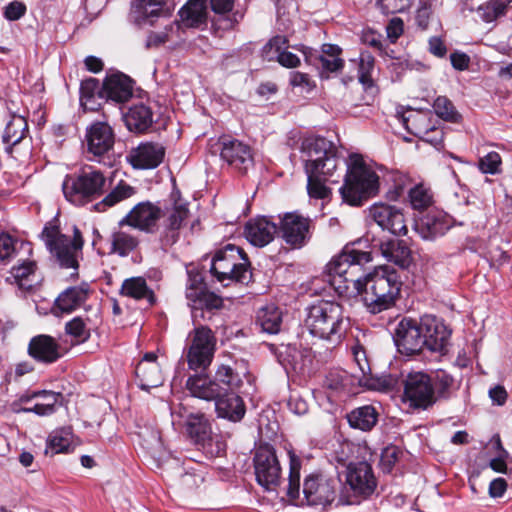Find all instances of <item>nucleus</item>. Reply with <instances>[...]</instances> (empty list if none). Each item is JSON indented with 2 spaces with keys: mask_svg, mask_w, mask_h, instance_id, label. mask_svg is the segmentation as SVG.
I'll return each mask as SVG.
<instances>
[{
  "mask_svg": "<svg viewBox=\"0 0 512 512\" xmlns=\"http://www.w3.org/2000/svg\"><path fill=\"white\" fill-rule=\"evenodd\" d=\"M369 215L382 230L395 236H405L408 233L403 210L396 205L375 203L369 208Z\"/></svg>",
  "mask_w": 512,
  "mask_h": 512,
  "instance_id": "2eb2a0df",
  "label": "nucleus"
},
{
  "mask_svg": "<svg viewBox=\"0 0 512 512\" xmlns=\"http://www.w3.org/2000/svg\"><path fill=\"white\" fill-rule=\"evenodd\" d=\"M433 109L440 118L447 121L456 122L460 117L453 103L445 96L435 99Z\"/></svg>",
  "mask_w": 512,
  "mask_h": 512,
  "instance_id": "13d9d810",
  "label": "nucleus"
},
{
  "mask_svg": "<svg viewBox=\"0 0 512 512\" xmlns=\"http://www.w3.org/2000/svg\"><path fill=\"white\" fill-rule=\"evenodd\" d=\"M42 237L50 252L63 268L77 269V254L82 250L84 241L80 230L74 226L73 238L62 234L57 226H45Z\"/></svg>",
  "mask_w": 512,
  "mask_h": 512,
  "instance_id": "0eeeda50",
  "label": "nucleus"
},
{
  "mask_svg": "<svg viewBox=\"0 0 512 512\" xmlns=\"http://www.w3.org/2000/svg\"><path fill=\"white\" fill-rule=\"evenodd\" d=\"M67 350L54 337L40 334L30 339L28 354L35 361L50 365L56 363L66 354Z\"/></svg>",
  "mask_w": 512,
  "mask_h": 512,
  "instance_id": "6ab92c4d",
  "label": "nucleus"
},
{
  "mask_svg": "<svg viewBox=\"0 0 512 512\" xmlns=\"http://www.w3.org/2000/svg\"><path fill=\"white\" fill-rule=\"evenodd\" d=\"M290 460L287 496L292 500L300 499L301 459L292 451H288Z\"/></svg>",
  "mask_w": 512,
  "mask_h": 512,
  "instance_id": "8fccbe9b",
  "label": "nucleus"
},
{
  "mask_svg": "<svg viewBox=\"0 0 512 512\" xmlns=\"http://www.w3.org/2000/svg\"><path fill=\"white\" fill-rule=\"evenodd\" d=\"M105 102L125 103L133 95V82L123 73L107 76L103 82Z\"/></svg>",
  "mask_w": 512,
  "mask_h": 512,
  "instance_id": "c85d7f7f",
  "label": "nucleus"
},
{
  "mask_svg": "<svg viewBox=\"0 0 512 512\" xmlns=\"http://www.w3.org/2000/svg\"><path fill=\"white\" fill-rule=\"evenodd\" d=\"M312 221L308 217L291 212L280 218L278 234L286 244L301 248L311 237Z\"/></svg>",
  "mask_w": 512,
  "mask_h": 512,
  "instance_id": "4468645a",
  "label": "nucleus"
},
{
  "mask_svg": "<svg viewBox=\"0 0 512 512\" xmlns=\"http://www.w3.org/2000/svg\"><path fill=\"white\" fill-rule=\"evenodd\" d=\"M214 381H216L219 385L223 384L225 389L234 391L235 389L239 388L243 381L240 375L235 372V370L230 366L226 364H221L218 366Z\"/></svg>",
  "mask_w": 512,
  "mask_h": 512,
  "instance_id": "3c124183",
  "label": "nucleus"
},
{
  "mask_svg": "<svg viewBox=\"0 0 512 512\" xmlns=\"http://www.w3.org/2000/svg\"><path fill=\"white\" fill-rule=\"evenodd\" d=\"M413 0H378L379 7L384 14L401 13L411 6Z\"/></svg>",
  "mask_w": 512,
  "mask_h": 512,
  "instance_id": "0e129e2a",
  "label": "nucleus"
},
{
  "mask_svg": "<svg viewBox=\"0 0 512 512\" xmlns=\"http://www.w3.org/2000/svg\"><path fill=\"white\" fill-rule=\"evenodd\" d=\"M85 143L89 154L95 158L103 157L114 147V131L107 122H94L86 129Z\"/></svg>",
  "mask_w": 512,
  "mask_h": 512,
  "instance_id": "f3484780",
  "label": "nucleus"
},
{
  "mask_svg": "<svg viewBox=\"0 0 512 512\" xmlns=\"http://www.w3.org/2000/svg\"><path fill=\"white\" fill-rule=\"evenodd\" d=\"M257 323L262 331L276 334L280 331L282 325V312L276 305L268 304L258 310Z\"/></svg>",
  "mask_w": 512,
  "mask_h": 512,
  "instance_id": "79ce46f5",
  "label": "nucleus"
},
{
  "mask_svg": "<svg viewBox=\"0 0 512 512\" xmlns=\"http://www.w3.org/2000/svg\"><path fill=\"white\" fill-rule=\"evenodd\" d=\"M189 438L209 457L220 456L225 451V443L212 433L211 424L202 413L189 414L185 423Z\"/></svg>",
  "mask_w": 512,
  "mask_h": 512,
  "instance_id": "9d476101",
  "label": "nucleus"
},
{
  "mask_svg": "<svg viewBox=\"0 0 512 512\" xmlns=\"http://www.w3.org/2000/svg\"><path fill=\"white\" fill-rule=\"evenodd\" d=\"M123 120L130 131L143 133L152 126L154 114L148 104L138 101L133 103L127 112L123 113Z\"/></svg>",
  "mask_w": 512,
  "mask_h": 512,
  "instance_id": "c756f323",
  "label": "nucleus"
},
{
  "mask_svg": "<svg viewBox=\"0 0 512 512\" xmlns=\"http://www.w3.org/2000/svg\"><path fill=\"white\" fill-rule=\"evenodd\" d=\"M403 401L414 409L433 406L436 396L431 377L423 372L410 373L405 380Z\"/></svg>",
  "mask_w": 512,
  "mask_h": 512,
  "instance_id": "9b49d317",
  "label": "nucleus"
},
{
  "mask_svg": "<svg viewBox=\"0 0 512 512\" xmlns=\"http://www.w3.org/2000/svg\"><path fill=\"white\" fill-rule=\"evenodd\" d=\"M250 262L244 250L227 244L217 250L211 260L210 273L217 282L228 286L232 282L248 283L251 279Z\"/></svg>",
  "mask_w": 512,
  "mask_h": 512,
  "instance_id": "39448f33",
  "label": "nucleus"
},
{
  "mask_svg": "<svg viewBox=\"0 0 512 512\" xmlns=\"http://www.w3.org/2000/svg\"><path fill=\"white\" fill-rule=\"evenodd\" d=\"M181 21L187 27H199L207 20V0H189L179 11Z\"/></svg>",
  "mask_w": 512,
  "mask_h": 512,
  "instance_id": "58836bf2",
  "label": "nucleus"
},
{
  "mask_svg": "<svg viewBox=\"0 0 512 512\" xmlns=\"http://www.w3.org/2000/svg\"><path fill=\"white\" fill-rule=\"evenodd\" d=\"M163 5V0H136V7L145 18L158 16Z\"/></svg>",
  "mask_w": 512,
  "mask_h": 512,
  "instance_id": "052dcab7",
  "label": "nucleus"
},
{
  "mask_svg": "<svg viewBox=\"0 0 512 512\" xmlns=\"http://www.w3.org/2000/svg\"><path fill=\"white\" fill-rule=\"evenodd\" d=\"M502 159L499 153L491 151L481 157L478 161V168L483 174L495 175L501 171Z\"/></svg>",
  "mask_w": 512,
  "mask_h": 512,
  "instance_id": "bf43d9fd",
  "label": "nucleus"
},
{
  "mask_svg": "<svg viewBox=\"0 0 512 512\" xmlns=\"http://www.w3.org/2000/svg\"><path fill=\"white\" fill-rule=\"evenodd\" d=\"M341 486L338 477L311 473L304 479L302 492L307 505L325 508L336 499Z\"/></svg>",
  "mask_w": 512,
  "mask_h": 512,
  "instance_id": "1a4fd4ad",
  "label": "nucleus"
},
{
  "mask_svg": "<svg viewBox=\"0 0 512 512\" xmlns=\"http://www.w3.org/2000/svg\"><path fill=\"white\" fill-rule=\"evenodd\" d=\"M351 351L354 362L359 370V374H354V377L358 379V384L360 386L375 389L376 386L372 383L373 379L370 377L371 367L367 358L366 350L363 346L356 344L351 348Z\"/></svg>",
  "mask_w": 512,
  "mask_h": 512,
  "instance_id": "c03bdc74",
  "label": "nucleus"
},
{
  "mask_svg": "<svg viewBox=\"0 0 512 512\" xmlns=\"http://www.w3.org/2000/svg\"><path fill=\"white\" fill-rule=\"evenodd\" d=\"M246 239L255 247H264L278 234V226L268 217L259 216L250 219L244 229Z\"/></svg>",
  "mask_w": 512,
  "mask_h": 512,
  "instance_id": "a878e982",
  "label": "nucleus"
},
{
  "mask_svg": "<svg viewBox=\"0 0 512 512\" xmlns=\"http://www.w3.org/2000/svg\"><path fill=\"white\" fill-rule=\"evenodd\" d=\"M406 130L414 136L437 146L442 141V132L430 126L426 113L418 110H408L401 115Z\"/></svg>",
  "mask_w": 512,
  "mask_h": 512,
  "instance_id": "aec40b11",
  "label": "nucleus"
},
{
  "mask_svg": "<svg viewBox=\"0 0 512 512\" xmlns=\"http://www.w3.org/2000/svg\"><path fill=\"white\" fill-rule=\"evenodd\" d=\"M358 80L365 90L375 87L372 72L374 70V58L370 55L362 56L358 65Z\"/></svg>",
  "mask_w": 512,
  "mask_h": 512,
  "instance_id": "5fc2aeb1",
  "label": "nucleus"
},
{
  "mask_svg": "<svg viewBox=\"0 0 512 512\" xmlns=\"http://www.w3.org/2000/svg\"><path fill=\"white\" fill-rule=\"evenodd\" d=\"M216 350L213 331L203 325L196 326L187 338L186 360L192 370H205L212 362Z\"/></svg>",
  "mask_w": 512,
  "mask_h": 512,
  "instance_id": "6e6552de",
  "label": "nucleus"
},
{
  "mask_svg": "<svg viewBox=\"0 0 512 512\" xmlns=\"http://www.w3.org/2000/svg\"><path fill=\"white\" fill-rule=\"evenodd\" d=\"M292 48L302 52L306 62L315 65L320 70L321 77L328 78L330 73L340 72L344 67V60L342 58L314 56L312 50L304 45H296Z\"/></svg>",
  "mask_w": 512,
  "mask_h": 512,
  "instance_id": "e433bc0d",
  "label": "nucleus"
},
{
  "mask_svg": "<svg viewBox=\"0 0 512 512\" xmlns=\"http://www.w3.org/2000/svg\"><path fill=\"white\" fill-rule=\"evenodd\" d=\"M372 260L371 252L346 245L342 252L326 265L324 281L339 296L360 295L367 311L378 314L395 305L402 282L398 272L386 265L375 267L363 278L356 277L357 266Z\"/></svg>",
  "mask_w": 512,
  "mask_h": 512,
  "instance_id": "f257e3e1",
  "label": "nucleus"
},
{
  "mask_svg": "<svg viewBox=\"0 0 512 512\" xmlns=\"http://www.w3.org/2000/svg\"><path fill=\"white\" fill-rule=\"evenodd\" d=\"M136 194V188L124 180H120L115 187L98 203L95 208L99 212H104L122 201H125Z\"/></svg>",
  "mask_w": 512,
  "mask_h": 512,
  "instance_id": "ea45409f",
  "label": "nucleus"
},
{
  "mask_svg": "<svg viewBox=\"0 0 512 512\" xmlns=\"http://www.w3.org/2000/svg\"><path fill=\"white\" fill-rule=\"evenodd\" d=\"M300 151L307 175V191L311 198L328 199L332 191L329 184L338 183L342 177V161L337 147L324 137H307Z\"/></svg>",
  "mask_w": 512,
  "mask_h": 512,
  "instance_id": "f03ea898",
  "label": "nucleus"
},
{
  "mask_svg": "<svg viewBox=\"0 0 512 512\" xmlns=\"http://www.w3.org/2000/svg\"><path fill=\"white\" fill-rule=\"evenodd\" d=\"M349 377L345 371L330 372L326 378L324 385L331 390L340 391L346 388Z\"/></svg>",
  "mask_w": 512,
  "mask_h": 512,
  "instance_id": "680f3d73",
  "label": "nucleus"
},
{
  "mask_svg": "<svg viewBox=\"0 0 512 512\" xmlns=\"http://www.w3.org/2000/svg\"><path fill=\"white\" fill-rule=\"evenodd\" d=\"M180 238V229L175 225H171L165 220L163 229L160 234L162 247H170L174 245Z\"/></svg>",
  "mask_w": 512,
  "mask_h": 512,
  "instance_id": "69168bd1",
  "label": "nucleus"
},
{
  "mask_svg": "<svg viewBox=\"0 0 512 512\" xmlns=\"http://www.w3.org/2000/svg\"><path fill=\"white\" fill-rule=\"evenodd\" d=\"M421 319L425 348L431 352L445 355L448 352L451 331L436 316L424 315Z\"/></svg>",
  "mask_w": 512,
  "mask_h": 512,
  "instance_id": "dca6fc26",
  "label": "nucleus"
},
{
  "mask_svg": "<svg viewBox=\"0 0 512 512\" xmlns=\"http://www.w3.org/2000/svg\"><path fill=\"white\" fill-rule=\"evenodd\" d=\"M88 294V285L68 287L56 298L54 310L61 313H71L87 300Z\"/></svg>",
  "mask_w": 512,
  "mask_h": 512,
  "instance_id": "473e14b6",
  "label": "nucleus"
},
{
  "mask_svg": "<svg viewBox=\"0 0 512 512\" xmlns=\"http://www.w3.org/2000/svg\"><path fill=\"white\" fill-rule=\"evenodd\" d=\"M119 294L136 301H145L149 306L156 303L154 290L148 286L146 279L141 276L130 277L122 282Z\"/></svg>",
  "mask_w": 512,
  "mask_h": 512,
  "instance_id": "2f4dec72",
  "label": "nucleus"
},
{
  "mask_svg": "<svg viewBox=\"0 0 512 512\" xmlns=\"http://www.w3.org/2000/svg\"><path fill=\"white\" fill-rule=\"evenodd\" d=\"M160 217V207L149 201L140 202L119 221V226L127 225L146 233H153Z\"/></svg>",
  "mask_w": 512,
  "mask_h": 512,
  "instance_id": "a211bd4d",
  "label": "nucleus"
},
{
  "mask_svg": "<svg viewBox=\"0 0 512 512\" xmlns=\"http://www.w3.org/2000/svg\"><path fill=\"white\" fill-rule=\"evenodd\" d=\"M28 133V124L24 117L14 115L7 123L4 133L3 142L14 146L18 144Z\"/></svg>",
  "mask_w": 512,
  "mask_h": 512,
  "instance_id": "49530a36",
  "label": "nucleus"
},
{
  "mask_svg": "<svg viewBox=\"0 0 512 512\" xmlns=\"http://www.w3.org/2000/svg\"><path fill=\"white\" fill-rule=\"evenodd\" d=\"M346 481L350 488L358 494H371L376 487L372 467L365 461L348 465Z\"/></svg>",
  "mask_w": 512,
  "mask_h": 512,
  "instance_id": "bb28decb",
  "label": "nucleus"
},
{
  "mask_svg": "<svg viewBox=\"0 0 512 512\" xmlns=\"http://www.w3.org/2000/svg\"><path fill=\"white\" fill-rule=\"evenodd\" d=\"M210 7L215 13L212 24L216 30H231L243 18L242 13L233 11L234 0H210Z\"/></svg>",
  "mask_w": 512,
  "mask_h": 512,
  "instance_id": "7c9ffc66",
  "label": "nucleus"
},
{
  "mask_svg": "<svg viewBox=\"0 0 512 512\" xmlns=\"http://www.w3.org/2000/svg\"><path fill=\"white\" fill-rule=\"evenodd\" d=\"M215 411L220 418L239 422L246 413L243 399L234 391L225 389L215 398Z\"/></svg>",
  "mask_w": 512,
  "mask_h": 512,
  "instance_id": "cd10ccee",
  "label": "nucleus"
},
{
  "mask_svg": "<svg viewBox=\"0 0 512 512\" xmlns=\"http://www.w3.org/2000/svg\"><path fill=\"white\" fill-rule=\"evenodd\" d=\"M380 252L388 261L401 268H407L412 262L411 250L403 240L389 239L380 244Z\"/></svg>",
  "mask_w": 512,
  "mask_h": 512,
  "instance_id": "f704fd0d",
  "label": "nucleus"
},
{
  "mask_svg": "<svg viewBox=\"0 0 512 512\" xmlns=\"http://www.w3.org/2000/svg\"><path fill=\"white\" fill-rule=\"evenodd\" d=\"M512 0H489L477 9L478 17L485 23H492L506 16Z\"/></svg>",
  "mask_w": 512,
  "mask_h": 512,
  "instance_id": "a18cd8bd",
  "label": "nucleus"
},
{
  "mask_svg": "<svg viewBox=\"0 0 512 512\" xmlns=\"http://www.w3.org/2000/svg\"><path fill=\"white\" fill-rule=\"evenodd\" d=\"M188 275L186 285V298L191 301L192 299H198L199 295L203 290H206V284L204 282V276L199 267L195 264H189L186 266Z\"/></svg>",
  "mask_w": 512,
  "mask_h": 512,
  "instance_id": "09e8293b",
  "label": "nucleus"
},
{
  "mask_svg": "<svg viewBox=\"0 0 512 512\" xmlns=\"http://www.w3.org/2000/svg\"><path fill=\"white\" fill-rule=\"evenodd\" d=\"M422 319L403 318L396 326L394 342L401 354L415 355L425 347Z\"/></svg>",
  "mask_w": 512,
  "mask_h": 512,
  "instance_id": "ddd939ff",
  "label": "nucleus"
},
{
  "mask_svg": "<svg viewBox=\"0 0 512 512\" xmlns=\"http://www.w3.org/2000/svg\"><path fill=\"white\" fill-rule=\"evenodd\" d=\"M305 327L309 333L332 345H339L349 328L343 307L333 301H319L307 309Z\"/></svg>",
  "mask_w": 512,
  "mask_h": 512,
  "instance_id": "7ed1b4c3",
  "label": "nucleus"
},
{
  "mask_svg": "<svg viewBox=\"0 0 512 512\" xmlns=\"http://www.w3.org/2000/svg\"><path fill=\"white\" fill-rule=\"evenodd\" d=\"M347 420L352 428L370 431L378 421V412L373 406L364 405L348 413Z\"/></svg>",
  "mask_w": 512,
  "mask_h": 512,
  "instance_id": "a19ab883",
  "label": "nucleus"
},
{
  "mask_svg": "<svg viewBox=\"0 0 512 512\" xmlns=\"http://www.w3.org/2000/svg\"><path fill=\"white\" fill-rule=\"evenodd\" d=\"M400 454L401 451L396 446L385 448L381 454L380 460L382 470L385 472H390L398 461Z\"/></svg>",
  "mask_w": 512,
  "mask_h": 512,
  "instance_id": "338daca9",
  "label": "nucleus"
},
{
  "mask_svg": "<svg viewBox=\"0 0 512 512\" xmlns=\"http://www.w3.org/2000/svg\"><path fill=\"white\" fill-rule=\"evenodd\" d=\"M344 184L340 194L344 202L360 206L364 200L377 195L379 191V176L359 154H351L346 164Z\"/></svg>",
  "mask_w": 512,
  "mask_h": 512,
  "instance_id": "20e7f679",
  "label": "nucleus"
},
{
  "mask_svg": "<svg viewBox=\"0 0 512 512\" xmlns=\"http://www.w3.org/2000/svg\"><path fill=\"white\" fill-rule=\"evenodd\" d=\"M437 399H449L455 390V379L447 371L438 369L431 377Z\"/></svg>",
  "mask_w": 512,
  "mask_h": 512,
  "instance_id": "de8ad7c7",
  "label": "nucleus"
},
{
  "mask_svg": "<svg viewBox=\"0 0 512 512\" xmlns=\"http://www.w3.org/2000/svg\"><path fill=\"white\" fill-rule=\"evenodd\" d=\"M165 156V147L157 142H142L131 149L127 156L128 162L136 169H154Z\"/></svg>",
  "mask_w": 512,
  "mask_h": 512,
  "instance_id": "5701e85b",
  "label": "nucleus"
},
{
  "mask_svg": "<svg viewBox=\"0 0 512 512\" xmlns=\"http://www.w3.org/2000/svg\"><path fill=\"white\" fill-rule=\"evenodd\" d=\"M189 210L185 204L175 205L172 211L169 213L166 221L172 226L175 225L181 229L183 222L188 218Z\"/></svg>",
  "mask_w": 512,
  "mask_h": 512,
  "instance_id": "774afa93",
  "label": "nucleus"
},
{
  "mask_svg": "<svg viewBox=\"0 0 512 512\" xmlns=\"http://www.w3.org/2000/svg\"><path fill=\"white\" fill-rule=\"evenodd\" d=\"M71 446V433L67 429L53 431L48 437V447L54 453L67 452Z\"/></svg>",
  "mask_w": 512,
  "mask_h": 512,
  "instance_id": "4d7b16f0",
  "label": "nucleus"
},
{
  "mask_svg": "<svg viewBox=\"0 0 512 512\" xmlns=\"http://www.w3.org/2000/svg\"><path fill=\"white\" fill-rule=\"evenodd\" d=\"M110 243V254L126 257L138 247L139 240L128 232L117 230L111 233Z\"/></svg>",
  "mask_w": 512,
  "mask_h": 512,
  "instance_id": "37998d69",
  "label": "nucleus"
},
{
  "mask_svg": "<svg viewBox=\"0 0 512 512\" xmlns=\"http://www.w3.org/2000/svg\"><path fill=\"white\" fill-rule=\"evenodd\" d=\"M220 157L233 169L245 173L253 165L251 147L237 139L222 141Z\"/></svg>",
  "mask_w": 512,
  "mask_h": 512,
  "instance_id": "4be33fe9",
  "label": "nucleus"
},
{
  "mask_svg": "<svg viewBox=\"0 0 512 512\" xmlns=\"http://www.w3.org/2000/svg\"><path fill=\"white\" fill-rule=\"evenodd\" d=\"M106 189V177L93 167L83 168L77 175H66L62 190L67 201L82 206L100 198Z\"/></svg>",
  "mask_w": 512,
  "mask_h": 512,
  "instance_id": "423d86ee",
  "label": "nucleus"
},
{
  "mask_svg": "<svg viewBox=\"0 0 512 512\" xmlns=\"http://www.w3.org/2000/svg\"><path fill=\"white\" fill-rule=\"evenodd\" d=\"M157 359L158 355L155 352H148L143 355L136 366L135 374L142 390L149 391L163 383L161 366Z\"/></svg>",
  "mask_w": 512,
  "mask_h": 512,
  "instance_id": "393cba45",
  "label": "nucleus"
},
{
  "mask_svg": "<svg viewBox=\"0 0 512 512\" xmlns=\"http://www.w3.org/2000/svg\"><path fill=\"white\" fill-rule=\"evenodd\" d=\"M65 332L75 339L76 343H83L90 337V329L81 317H74L65 325Z\"/></svg>",
  "mask_w": 512,
  "mask_h": 512,
  "instance_id": "864d4df0",
  "label": "nucleus"
},
{
  "mask_svg": "<svg viewBox=\"0 0 512 512\" xmlns=\"http://www.w3.org/2000/svg\"><path fill=\"white\" fill-rule=\"evenodd\" d=\"M186 388L193 397L212 401L221 393L223 387L205 375H194L188 378Z\"/></svg>",
  "mask_w": 512,
  "mask_h": 512,
  "instance_id": "c9c22d12",
  "label": "nucleus"
},
{
  "mask_svg": "<svg viewBox=\"0 0 512 512\" xmlns=\"http://www.w3.org/2000/svg\"><path fill=\"white\" fill-rule=\"evenodd\" d=\"M289 40L286 36L272 37L262 48V57L267 61H277L285 68H296L300 65V58L288 51Z\"/></svg>",
  "mask_w": 512,
  "mask_h": 512,
  "instance_id": "b1692460",
  "label": "nucleus"
},
{
  "mask_svg": "<svg viewBox=\"0 0 512 512\" xmlns=\"http://www.w3.org/2000/svg\"><path fill=\"white\" fill-rule=\"evenodd\" d=\"M190 302L195 311L220 309L223 306V299L207 289L201 292L198 299H192Z\"/></svg>",
  "mask_w": 512,
  "mask_h": 512,
  "instance_id": "603ef678",
  "label": "nucleus"
},
{
  "mask_svg": "<svg viewBox=\"0 0 512 512\" xmlns=\"http://www.w3.org/2000/svg\"><path fill=\"white\" fill-rule=\"evenodd\" d=\"M452 218L442 211H429L415 221L414 229L424 240L444 236L452 227Z\"/></svg>",
  "mask_w": 512,
  "mask_h": 512,
  "instance_id": "412c9836",
  "label": "nucleus"
},
{
  "mask_svg": "<svg viewBox=\"0 0 512 512\" xmlns=\"http://www.w3.org/2000/svg\"><path fill=\"white\" fill-rule=\"evenodd\" d=\"M253 461L258 484L268 491L275 490L281 479V467L275 449L268 444L260 445Z\"/></svg>",
  "mask_w": 512,
  "mask_h": 512,
  "instance_id": "f8f14e48",
  "label": "nucleus"
},
{
  "mask_svg": "<svg viewBox=\"0 0 512 512\" xmlns=\"http://www.w3.org/2000/svg\"><path fill=\"white\" fill-rule=\"evenodd\" d=\"M103 102H105V96L99 81L95 78L83 80L80 85V104L84 110L96 111Z\"/></svg>",
  "mask_w": 512,
  "mask_h": 512,
  "instance_id": "4c0bfd02",
  "label": "nucleus"
},
{
  "mask_svg": "<svg viewBox=\"0 0 512 512\" xmlns=\"http://www.w3.org/2000/svg\"><path fill=\"white\" fill-rule=\"evenodd\" d=\"M37 264L33 260H23L14 265L10 270V275L6 281L17 285L22 290H30L39 282L36 275Z\"/></svg>",
  "mask_w": 512,
  "mask_h": 512,
  "instance_id": "72a5a7b5",
  "label": "nucleus"
},
{
  "mask_svg": "<svg viewBox=\"0 0 512 512\" xmlns=\"http://www.w3.org/2000/svg\"><path fill=\"white\" fill-rule=\"evenodd\" d=\"M289 83L292 87L301 88L305 92H310L315 88V82L307 73L293 71L289 75Z\"/></svg>",
  "mask_w": 512,
  "mask_h": 512,
  "instance_id": "e2e57ef3",
  "label": "nucleus"
},
{
  "mask_svg": "<svg viewBox=\"0 0 512 512\" xmlns=\"http://www.w3.org/2000/svg\"><path fill=\"white\" fill-rule=\"evenodd\" d=\"M409 201L413 209L423 210L432 204V194L423 185H417L409 191Z\"/></svg>",
  "mask_w": 512,
  "mask_h": 512,
  "instance_id": "6e6d98bb",
  "label": "nucleus"
}]
</instances>
